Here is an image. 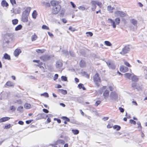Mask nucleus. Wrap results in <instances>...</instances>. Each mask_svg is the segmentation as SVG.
<instances>
[{"label": "nucleus", "instance_id": "1", "mask_svg": "<svg viewBox=\"0 0 147 147\" xmlns=\"http://www.w3.org/2000/svg\"><path fill=\"white\" fill-rule=\"evenodd\" d=\"M13 36V34L7 33L4 36V42L8 43L9 41L12 40Z\"/></svg>", "mask_w": 147, "mask_h": 147}, {"label": "nucleus", "instance_id": "2", "mask_svg": "<svg viewBox=\"0 0 147 147\" xmlns=\"http://www.w3.org/2000/svg\"><path fill=\"white\" fill-rule=\"evenodd\" d=\"M90 3L92 5L94 6V8H91V9L92 11H94L95 10L96 7V5H98L100 8H102V3L100 2L94 0H92L90 2Z\"/></svg>", "mask_w": 147, "mask_h": 147}, {"label": "nucleus", "instance_id": "3", "mask_svg": "<svg viewBox=\"0 0 147 147\" xmlns=\"http://www.w3.org/2000/svg\"><path fill=\"white\" fill-rule=\"evenodd\" d=\"M93 80L97 86V87H99L101 82L100 79L97 73L94 76Z\"/></svg>", "mask_w": 147, "mask_h": 147}, {"label": "nucleus", "instance_id": "4", "mask_svg": "<svg viewBox=\"0 0 147 147\" xmlns=\"http://www.w3.org/2000/svg\"><path fill=\"white\" fill-rule=\"evenodd\" d=\"M115 16H120L121 17H124L126 16L127 14L123 11H116L114 12Z\"/></svg>", "mask_w": 147, "mask_h": 147}, {"label": "nucleus", "instance_id": "5", "mask_svg": "<svg viewBox=\"0 0 147 147\" xmlns=\"http://www.w3.org/2000/svg\"><path fill=\"white\" fill-rule=\"evenodd\" d=\"M130 48L129 46H125L122 50L121 52H120V53L122 55H124L125 54L128 53L129 51Z\"/></svg>", "mask_w": 147, "mask_h": 147}, {"label": "nucleus", "instance_id": "6", "mask_svg": "<svg viewBox=\"0 0 147 147\" xmlns=\"http://www.w3.org/2000/svg\"><path fill=\"white\" fill-rule=\"evenodd\" d=\"M109 96L112 100H116L118 98V94L115 91H113L111 92Z\"/></svg>", "mask_w": 147, "mask_h": 147}, {"label": "nucleus", "instance_id": "7", "mask_svg": "<svg viewBox=\"0 0 147 147\" xmlns=\"http://www.w3.org/2000/svg\"><path fill=\"white\" fill-rule=\"evenodd\" d=\"M107 65L110 69H114L115 68V66L114 62L111 60H108L106 62Z\"/></svg>", "mask_w": 147, "mask_h": 147}, {"label": "nucleus", "instance_id": "8", "mask_svg": "<svg viewBox=\"0 0 147 147\" xmlns=\"http://www.w3.org/2000/svg\"><path fill=\"white\" fill-rule=\"evenodd\" d=\"M61 9L60 5L53 7L52 9V12L54 14H57L60 10Z\"/></svg>", "mask_w": 147, "mask_h": 147}, {"label": "nucleus", "instance_id": "9", "mask_svg": "<svg viewBox=\"0 0 147 147\" xmlns=\"http://www.w3.org/2000/svg\"><path fill=\"white\" fill-rule=\"evenodd\" d=\"M131 86L134 89H136L138 90H141V88L139 84L136 83H132Z\"/></svg>", "mask_w": 147, "mask_h": 147}, {"label": "nucleus", "instance_id": "10", "mask_svg": "<svg viewBox=\"0 0 147 147\" xmlns=\"http://www.w3.org/2000/svg\"><path fill=\"white\" fill-rule=\"evenodd\" d=\"M28 15L22 13V21L24 22H27L28 21Z\"/></svg>", "mask_w": 147, "mask_h": 147}, {"label": "nucleus", "instance_id": "11", "mask_svg": "<svg viewBox=\"0 0 147 147\" xmlns=\"http://www.w3.org/2000/svg\"><path fill=\"white\" fill-rule=\"evenodd\" d=\"M64 141L63 140H59L55 141L54 142L53 144H51V145H55L58 144H65Z\"/></svg>", "mask_w": 147, "mask_h": 147}, {"label": "nucleus", "instance_id": "12", "mask_svg": "<svg viewBox=\"0 0 147 147\" xmlns=\"http://www.w3.org/2000/svg\"><path fill=\"white\" fill-rule=\"evenodd\" d=\"M48 115H46V114L44 113H40L37 115V118L38 119H46L48 117Z\"/></svg>", "mask_w": 147, "mask_h": 147}, {"label": "nucleus", "instance_id": "13", "mask_svg": "<svg viewBox=\"0 0 147 147\" xmlns=\"http://www.w3.org/2000/svg\"><path fill=\"white\" fill-rule=\"evenodd\" d=\"M120 71L123 72H125L128 71V68L123 65L121 66L120 67Z\"/></svg>", "mask_w": 147, "mask_h": 147}, {"label": "nucleus", "instance_id": "14", "mask_svg": "<svg viewBox=\"0 0 147 147\" xmlns=\"http://www.w3.org/2000/svg\"><path fill=\"white\" fill-rule=\"evenodd\" d=\"M109 91L108 90H106L103 93V96L105 99H107L109 97Z\"/></svg>", "mask_w": 147, "mask_h": 147}, {"label": "nucleus", "instance_id": "15", "mask_svg": "<svg viewBox=\"0 0 147 147\" xmlns=\"http://www.w3.org/2000/svg\"><path fill=\"white\" fill-rule=\"evenodd\" d=\"M51 6L53 7L57 6V5H59V2L56 1H52L51 2Z\"/></svg>", "mask_w": 147, "mask_h": 147}, {"label": "nucleus", "instance_id": "16", "mask_svg": "<svg viewBox=\"0 0 147 147\" xmlns=\"http://www.w3.org/2000/svg\"><path fill=\"white\" fill-rule=\"evenodd\" d=\"M21 53V51L20 49H17L15 51L14 54L16 57L18 56L20 53Z\"/></svg>", "mask_w": 147, "mask_h": 147}, {"label": "nucleus", "instance_id": "17", "mask_svg": "<svg viewBox=\"0 0 147 147\" xmlns=\"http://www.w3.org/2000/svg\"><path fill=\"white\" fill-rule=\"evenodd\" d=\"M30 10L31 8L30 7H28L22 13L29 15Z\"/></svg>", "mask_w": 147, "mask_h": 147}, {"label": "nucleus", "instance_id": "18", "mask_svg": "<svg viewBox=\"0 0 147 147\" xmlns=\"http://www.w3.org/2000/svg\"><path fill=\"white\" fill-rule=\"evenodd\" d=\"M50 56L47 55H45L40 57V59L44 61L48 60Z\"/></svg>", "mask_w": 147, "mask_h": 147}, {"label": "nucleus", "instance_id": "19", "mask_svg": "<svg viewBox=\"0 0 147 147\" xmlns=\"http://www.w3.org/2000/svg\"><path fill=\"white\" fill-rule=\"evenodd\" d=\"M1 5L3 7H7L9 5L5 0H3L1 1Z\"/></svg>", "mask_w": 147, "mask_h": 147}, {"label": "nucleus", "instance_id": "20", "mask_svg": "<svg viewBox=\"0 0 147 147\" xmlns=\"http://www.w3.org/2000/svg\"><path fill=\"white\" fill-rule=\"evenodd\" d=\"M130 22L134 26L136 27L137 24V21L134 19H132L130 20Z\"/></svg>", "mask_w": 147, "mask_h": 147}, {"label": "nucleus", "instance_id": "21", "mask_svg": "<svg viewBox=\"0 0 147 147\" xmlns=\"http://www.w3.org/2000/svg\"><path fill=\"white\" fill-rule=\"evenodd\" d=\"M62 66V63L60 61H57L56 63V67L57 68H60Z\"/></svg>", "mask_w": 147, "mask_h": 147}, {"label": "nucleus", "instance_id": "22", "mask_svg": "<svg viewBox=\"0 0 147 147\" xmlns=\"http://www.w3.org/2000/svg\"><path fill=\"white\" fill-rule=\"evenodd\" d=\"M108 20L109 21L110 23L111 24V25L113 28H115L116 27V25L115 22L111 19H109Z\"/></svg>", "mask_w": 147, "mask_h": 147}, {"label": "nucleus", "instance_id": "23", "mask_svg": "<svg viewBox=\"0 0 147 147\" xmlns=\"http://www.w3.org/2000/svg\"><path fill=\"white\" fill-rule=\"evenodd\" d=\"M115 9L114 7H112L111 5H109L107 7V9L109 11V13H113V10Z\"/></svg>", "mask_w": 147, "mask_h": 147}, {"label": "nucleus", "instance_id": "24", "mask_svg": "<svg viewBox=\"0 0 147 147\" xmlns=\"http://www.w3.org/2000/svg\"><path fill=\"white\" fill-rule=\"evenodd\" d=\"M10 119V118L7 117H3L0 119V123L5 122Z\"/></svg>", "mask_w": 147, "mask_h": 147}, {"label": "nucleus", "instance_id": "25", "mask_svg": "<svg viewBox=\"0 0 147 147\" xmlns=\"http://www.w3.org/2000/svg\"><path fill=\"white\" fill-rule=\"evenodd\" d=\"M3 58H4L5 59H7L8 60H10L11 59L10 55L6 53H5L4 54Z\"/></svg>", "mask_w": 147, "mask_h": 147}, {"label": "nucleus", "instance_id": "26", "mask_svg": "<svg viewBox=\"0 0 147 147\" xmlns=\"http://www.w3.org/2000/svg\"><path fill=\"white\" fill-rule=\"evenodd\" d=\"M13 12L15 14L20 13L21 12V9L20 8L16 9L13 10Z\"/></svg>", "mask_w": 147, "mask_h": 147}, {"label": "nucleus", "instance_id": "27", "mask_svg": "<svg viewBox=\"0 0 147 147\" xmlns=\"http://www.w3.org/2000/svg\"><path fill=\"white\" fill-rule=\"evenodd\" d=\"M85 63L83 60H81L80 63V67H83L85 66Z\"/></svg>", "mask_w": 147, "mask_h": 147}, {"label": "nucleus", "instance_id": "28", "mask_svg": "<svg viewBox=\"0 0 147 147\" xmlns=\"http://www.w3.org/2000/svg\"><path fill=\"white\" fill-rule=\"evenodd\" d=\"M5 85L9 86H14L13 83L10 81H8Z\"/></svg>", "mask_w": 147, "mask_h": 147}, {"label": "nucleus", "instance_id": "29", "mask_svg": "<svg viewBox=\"0 0 147 147\" xmlns=\"http://www.w3.org/2000/svg\"><path fill=\"white\" fill-rule=\"evenodd\" d=\"M42 4L43 6L46 7H49L50 6V4L48 2H42Z\"/></svg>", "mask_w": 147, "mask_h": 147}, {"label": "nucleus", "instance_id": "30", "mask_svg": "<svg viewBox=\"0 0 147 147\" xmlns=\"http://www.w3.org/2000/svg\"><path fill=\"white\" fill-rule=\"evenodd\" d=\"M131 80L133 81L136 82L138 80V79L137 76L134 75L133 76H132Z\"/></svg>", "mask_w": 147, "mask_h": 147}, {"label": "nucleus", "instance_id": "31", "mask_svg": "<svg viewBox=\"0 0 147 147\" xmlns=\"http://www.w3.org/2000/svg\"><path fill=\"white\" fill-rule=\"evenodd\" d=\"M113 128L114 129H116L117 131H119L121 129V127L118 125H114L113 127Z\"/></svg>", "mask_w": 147, "mask_h": 147}, {"label": "nucleus", "instance_id": "32", "mask_svg": "<svg viewBox=\"0 0 147 147\" xmlns=\"http://www.w3.org/2000/svg\"><path fill=\"white\" fill-rule=\"evenodd\" d=\"M78 87L80 89L82 88L83 90H85L86 89V88L84 86L83 84L81 83L78 85Z\"/></svg>", "mask_w": 147, "mask_h": 147}, {"label": "nucleus", "instance_id": "33", "mask_svg": "<svg viewBox=\"0 0 147 147\" xmlns=\"http://www.w3.org/2000/svg\"><path fill=\"white\" fill-rule=\"evenodd\" d=\"M63 54H64L65 56H67L69 55V53L67 51L65 50H63L62 51Z\"/></svg>", "mask_w": 147, "mask_h": 147}, {"label": "nucleus", "instance_id": "34", "mask_svg": "<svg viewBox=\"0 0 147 147\" xmlns=\"http://www.w3.org/2000/svg\"><path fill=\"white\" fill-rule=\"evenodd\" d=\"M37 38V36L35 34H34V35H32L31 36L32 41H33L36 40Z\"/></svg>", "mask_w": 147, "mask_h": 147}, {"label": "nucleus", "instance_id": "35", "mask_svg": "<svg viewBox=\"0 0 147 147\" xmlns=\"http://www.w3.org/2000/svg\"><path fill=\"white\" fill-rule=\"evenodd\" d=\"M58 90L59 91V92H60L63 94H66L67 93V91L66 90L63 89H59Z\"/></svg>", "mask_w": 147, "mask_h": 147}, {"label": "nucleus", "instance_id": "36", "mask_svg": "<svg viewBox=\"0 0 147 147\" xmlns=\"http://www.w3.org/2000/svg\"><path fill=\"white\" fill-rule=\"evenodd\" d=\"M30 105L28 103H26L24 105V107L25 108L28 109H29L30 107Z\"/></svg>", "mask_w": 147, "mask_h": 147}, {"label": "nucleus", "instance_id": "37", "mask_svg": "<svg viewBox=\"0 0 147 147\" xmlns=\"http://www.w3.org/2000/svg\"><path fill=\"white\" fill-rule=\"evenodd\" d=\"M37 13L36 10L34 11L32 13V15L33 18H36L37 16Z\"/></svg>", "mask_w": 147, "mask_h": 147}, {"label": "nucleus", "instance_id": "38", "mask_svg": "<svg viewBox=\"0 0 147 147\" xmlns=\"http://www.w3.org/2000/svg\"><path fill=\"white\" fill-rule=\"evenodd\" d=\"M22 26L21 25H19L17 26L15 29L16 31H18L20 30L22 28Z\"/></svg>", "mask_w": 147, "mask_h": 147}, {"label": "nucleus", "instance_id": "39", "mask_svg": "<svg viewBox=\"0 0 147 147\" xmlns=\"http://www.w3.org/2000/svg\"><path fill=\"white\" fill-rule=\"evenodd\" d=\"M45 51V50L44 49H36V52L38 53H43Z\"/></svg>", "mask_w": 147, "mask_h": 147}, {"label": "nucleus", "instance_id": "40", "mask_svg": "<svg viewBox=\"0 0 147 147\" xmlns=\"http://www.w3.org/2000/svg\"><path fill=\"white\" fill-rule=\"evenodd\" d=\"M72 131L75 135L78 134L79 133V131L77 129H72Z\"/></svg>", "mask_w": 147, "mask_h": 147}, {"label": "nucleus", "instance_id": "41", "mask_svg": "<svg viewBox=\"0 0 147 147\" xmlns=\"http://www.w3.org/2000/svg\"><path fill=\"white\" fill-rule=\"evenodd\" d=\"M120 20L119 18H117L115 19V22H116V24L117 25H119L120 22Z\"/></svg>", "mask_w": 147, "mask_h": 147}, {"label": "nucleus", "instance_id": "42", "mask_svg": "<svg viewBox=\"0 0 147 147\" xmlns=\"http://www.w3.org/2000/svg\"><path fill=\"white\" fill-rule=\"evenodd\" d=\"M18 22V20L17 19H15L12 20V23L13 25H16Z\"/></svg>", "mask_w": 147, "mask_h": 147}, {"label": "nucleus", "instance_id": "43", "mask_svg": "<svg viewBox=\"0 0 147 147\" xmlns=\"http://www.w3.org/2000/svg\"><path fill=\"white\" fill-rule=\"evenodd\" d=\"M124 75L125 77L128 79H129L131 76V74L129 73H126Z\"/></svg>", "mask_w": 147, "mask_h": 147}, {"label": "nucleus", "instance_id": "44", "mask_svg": "<svg viewBox=\"0 0 147 147\" xmlns=\"http://www.w3.org/2000/svg\"><path fill=\"white\" fill-rule=\"evenodd\" d=\"M23 107L22 106H20L17 109V110L20 112H22L23 111Z\"/></svg>", "mask_w": 147, "mask_h": 147}, {"label": "nucleus", "instance_id": "45", "mask_svg": "<svg viewBox=\"0 0 147 147\" xmlns=\"http://www.w3.org/2000/svg\"><path fill=\"white\" fill-rule=\"evenodd\" d=\"M144 76L145 78L147 80V69H144Z\"/></svg>", "mask_w": 147, "mask_h": 147}, {"label": "nucleus", "instance_id": "46", "mask_svg": "<svg viewBox=\"0 0 147 147\" xmlns=\"http://www.w3.org/2000/svg\"><path fill=\"white\" fill-rule=\"evenodd\" d=\"M137 124L138 125V128L139 129V130L140 131L141 130L142 126L141 125L140 123V122H138L137 123Z\"/></svg>", "mask_w": 147, "mask_h": 147}, {"label": "nucleus", "instance_id": "47", "mask_svg": "<svg viewBox=\"0 0 147 147\" xmlns=\"http://www.w3.org/2000/svg\"><path fill=\"white\" fill-rule=\"evenodd\" d=\"M105 43L107 46H110L111 45V43L109 41H106L105 42Z\"/></svg>", "mask_w": 147, "mask_h": 147}, {"label": "nucleus", "instance_id": "48", "mask_svg": "<svg viewBox=\"0 0 147 147\" xmlns=\"http://www.w3.org/2000/svg\"><path fill=\"white\" fill-rule=\"evenodd\" d=\"M41 96H44L48 98L49 97V95L47 92H45L43 94H40Z\"/></svg>", "mask_w": 147, "mask_h": 147}, {"label": "nucleus", "instance_id": "49", "mask_svg": "<svg viewBox=\"0 0 147 147\" xmlns=\"http://www.w3.org/2000/svg\"><path fill=\"white\" fill-rule=\"evenodd\" d=\"M61 79L62 81H67V78L66 76H62L61 77Z\"/></svg>", "mask_w": 147, "mask_h": 147}, {"label": "nucleus", "instance_id": "50", "mask_svg": "<svg viewBox=\"0 0 147 147\" xmlns=\"http://www.w3.org/2000/svg\"><path fill=\"white\" fill-rule=\"evenodd\" d=\"M61 118L64 120H65L69 122L70 121L69 119L66 117H62Z\"/></svg>", "mask_w": 147, "mask_h": 147}, {"label": "nucleus", "instance_id": "51", "mask_svg": "<svg viewBox=\"0 0 147 147\" xmlns=\"http://www.w3.org/2000/svg\"><path fill=\"white\" fill-rule=\"evenodd\" d=\"M86 34H87V36H92L93 35V33L91 32H87L86 33Z\"/></svg>", "mask_w": 147, "mask_h": 147}, {"label": "nucleus", "instance_id": "52", "mask_svg": "<svg viewBox=\"0 0 147 147\" xmlns=\"http://www.w3.org/2000/svg\"><path fill=\"white\" fill-rule=\"evenodd\" d=\"M124 64L127 66L128 67H131V66L130 64L129 63L126 61H124Z\"/></svg>", "mask_w": 147, "mask_h": 147}, {"label": "nucleus", "instance_id": "53", "mask_svg": "<svg viewBox=\"0 0 147 147\" xmlns=\"http://www.w3.org/2000/svg\"><path fill=\"white\" fill-rule=\"evenodd\" d=\"M42 28L44 29H46L47 30H49V28L48 26L45 25H43L42 26Z\"/></svg>", "mask_w": 147, "mask_h": 147}, {"label": "nucleus", "instance_id": "54", "mask_svg": "<svg viewBox=\"0 0 147 147\" xmlns=\"http://www.w3.org/2000/svg\"><path fill=\"white\" fill-rule=\"evenodd\" d=\"M100 102L101 101L100 100L96 101L95 102V106L96 107L98 106L100 104Z\"/></svg>", "mask_w": 147, "mask_h": 147}, {"label": "nucleus", "instance_id": "55", "mask_svg": "<svg viewBox=\"0 0 147 147\" xmlns=\"http://www.w3.org/2000/svg\"><path fill=\"white\" fill-rule=\"evenodd\" d=\"M78 9L81 10H84L85 9V8L84 7L80 6L78 7Z\"/></svg>", "mask_w": 147, "mask_h": 147}, {"label": "nucleus", "instance_id": "56", "mask_svg": "<svg viewBox=\"0 0 147 147\" xmlns=\"http://www.w3.org/2000/svg\"><path fill=\"white\" fill-rule=\"evenodd\" d=\"M10 109L12 111H14L16 109L15 107L13 106H11L10 107Z\"/></svg>", "mask_w": 147, "mask_h": 147}, {"label": "nucleus", "instance_id": "57", "mask_svg": "<svg viewBox=\"0 0 147 147\" xmlns=\"http://www.w3.org/2000/svg\"><path fill=\"white\" fill-rule=\"evenodd\" d=\"M58 75L57 74H55L54 75V76L53 78L54 80H55L56 79H57L58 78Z\"/></svg>", "mask_w": 147, "mask_h": 147}, {"label": "nucleus", "instance_id": "58", "mask_svg": "<svg viewBox=\"0 0 147 147\" xmlns=\"http://www.w3.org/2000/svg\"><path fill=\"white\" fill-rule=\"evenodd\" d=\"M130 122L132 124H133L134 125H135L136 124V122L134 121L132 119H130Z\"/></svg>", "mask_w": 147, "mask_h": 147}, {"label": "nucleus", "instance_id": "59", "mask_svg": "<svg viewBox=\"0 0 147 147\" xmlns=\"http://www.w3.org/2000/svg\"><path fill=\"white\" fill-rule=\"evenodd\" d=\"M10 2L11 4L13 5L14 4L16 3V1L15 0H10Z\"/></svg>", "mask_w": 147, "mask_h": 147}, {"label": "nucleus", "instance_id": "60", "mask_svg": "<svg viewBox=\"0 0 147 147\" xmlns=\"http://www.w3.org/2000/svg\"><path fill=\"white\" fill-rule=\"evenodd\" d=\"M54 120H57V122L59 123H61V121L60 119H57L56 118H55L54 119Z\"/></svg>", "mask_w": 147, "mask_h": 147}, {"label": "nucleus", "instance_id": "61", "mask_svg": "<svg viewBox=\"0 0 147 147\" xmlns=\"http://www.w3.org/2000/svg\"><path fill=\"white\" fill-rule=\"evenodd\" d=\"M119 109L121 113H123L124 111V109L121 107H119Z\"/></svg>", "mask_w": 147, "mask_h": 147}, {"label": "nucleus", "instance_id": "62", "mask_svg": "<svg viewBox=\"0 0 147 147\" xmlns=\"http://www.w3.org/2000/svg\"><path fill=\"white\" fill-rule=\"evenodd\" d=\"M69 29L73 32L75 30L74 28H73L71 27H69Z\"/></svg>", "mask_w": 147, "mask_h": 147}, {"label": "nucleus", "instance_id": "63", "mask_svg": "<svg viewBox=\"0 0 147 147\" xmlns=\"http://www.w3.org/2000/svg\"><path fill=\"white\" fill-rule=\"evenodd\" d=\"M70 3L73 8H74L76 7V5L72 2H70Z\"/></svg>", "mask_w": 147, "mask_h": 147}, {"label": "nucleus", "instance_id": "64", "mask_svg": "<svg viewBox=\"0 0 147 147\" xmlns=\"http://www.w3.org/2000/svg\"><path fill=\"white\" fill-rule=\"evenodd\" d=\"M11 126V125L10 124H9L8 125H6L5 126L4 128L5 129H8Z\"/></svg>", "mask_w": 147, "mask_h": 147}]
</instances>
